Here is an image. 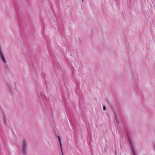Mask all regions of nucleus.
Instances as JSON below:
<instances>
[{"instance_id":"nucleus-9","label":"nucleus","mask_w":155,"mask_h":155,"mask_svg":"<svg viewBox=\"0 0 155 155\" xmlns=\"http://www.w3.org/2000/svg\"><path fill=\"white\" fill-rule=\"evenodd\" d=\"M115 153H116V155H117V153H116V151Z\"/></svg>"},{"instance_id":"nucleus-8","label":"nucleus","mask_w":155,"mask_h":155,"mask_svg":"<svg viewBox=\"0 0 155 155\" xmlns=\"http://www.w3.org/2000/svg\"><path fill=\"white\" fill-rule=\"evenodd\" d=\"M82 2H84V0H82Z\"/></svg>"},{"instance_id":"nucleus-5","label":"nucleus","mask_w":155,"mask_h":155,"mask_svg":"<svg viewBox=\"0 0 155 155\" xmlns=\"http://www.w3.org/2000/svg\"><path fill=\"white\" fill-rule=\"evenodd\" d=\"M103 110H106V107L105 106H103Z\"/></svg>"},{"instance_id":"nucleus-2","label":"nucleus","mask_w":155,"mask_h":155,"mask_svg":"<svg viewBox=\"0 0 155 155\" xmlns=\"http://www.w3.org/2000/svg\"><path fill=\"white\" fill-rule=\"evenodd\" d=\"M58 140H59V142H60V145L61 146V149H62V143H61V137H60V136H58Z\"/></svg>"},{"instance_id":"nucleus-7","label":"nucleus","mask_w":155,"mask_h":155,"mask_svg":"<svg viewBox=\"0 0 155 155\" xmlns=\"http://www.w3.org/2000/svg\"><path fill=\"white\" fill-rule=\"evenodd\" d=\"M154 149L155 150V146H154Z\"/></svg>"},{"instance_id":"nucleus-6","label":"nucleus","mask_w":155,"mask_h":155,"mask_svg":"<svg viewBox=\"0 0 155 155\" xmlns=\"http://www.w3.org/2000/svg\"><path fill=\"white\" fill-rule=\"evenodd\" d=\"M115 115V117L116 119V121H117V122L118 124V120H117V119L116 118V115Z\"/></svg>"},{"instance_id":"nucleus-3","label":"nucleus","mask_w":155,"mask_h":155,"mask_svg":"<svg viewBox=\"0 0 155 155\" xmlns=\"http://www.w3.org/2000/svg\"><path fill=\"white\" fill-rule=\"evenodd\" d=\"M132 152L133 155H137L136 152L135 151L134 149H132Z\"/></svg>"},{"instance_id":"nucleus-1","label":"nucleus","mask_w":155,"mask_h":155,"mask_svg":"<svg viewBox=\"0 0 155 155\" xmlns=\"http://www.w3.org/2000/svg\"><path fill=\"white\" fill-rule=\"evenodd\" d=\"M27 142L25 139L23 140L21 146V150L22 153L24 155H26L27 153Z\"/></svg>"},{"instance_id":"nucleus-4","label":"nucleus","mask_w":155,"mask_h":155,"mask_svg":"<svg viewBox=\"0 0 155 155\" xmlns=\"http://www.w3.org/2000/svg\"><path fill=\"white\" fill-rule=\"evenodd\" d=\"M3 118V120L4 121V122L5 124L6 123V120L5 117V116H4Z\"/></svg>"}]
</instances>
